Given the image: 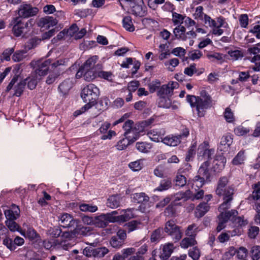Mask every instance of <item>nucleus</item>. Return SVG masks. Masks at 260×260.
Listing matches in <instances>:
<instances>
[{"mask_svg": "<svg viewBox=\"0 0 260 260\" xmlns=\"http://www.w3.org/2000/svg\"><path fill=\"white\" fill-rule=\"evenodd\" d=\"M162 142L170 146H176L180 143V136L169 135L165 137Z\"/></svg>", "mask_w": 260, "mask_h": 260, "instance_id": "nucleus-27", "label": "nucleus"}, {"mask_svg": "<svg viewBox=\"0 0 260 260\" xmlns=\"http://www.w3.org/2000/svg\"><path fill=\"white\" fill-rule=\"evenodd\" d=\"M20 214V210L18 206H14L13 209H9L5 211L7 220H15L17 219Z\"/></svg>", "mask_w": 260, "mask_h": 260, "instance_id": "nucleus-26", "label": "nucleus"}, {"mask_svg": "<svg viewBox=\"0 0 260 260\" xmlns=\"http://www.w3.org/2000/svg\"><path fill=\"white\" fill-rule=\"evenodd\" d=\"M229 182V180L227 177H221L218 181L215 192L218 196L223 198L233 199L234 188L232 186L228 185Z\"/></svg>", "mask_w": 260, "mask_h": 260, "instance_id": "nucleus-4", "label": "nucleus"}, {"mask_svg": "<svg viewBox=\"0 0 260 260\" xmlns=\"http://www.w3.org/2000/svg\"><path fill=\"white\" fill-rule=\"evenodd\" d=\"M230 220H231L234 225L237 227L245 226L248 222L247 219H245L243 216H237V215H235L233 217H231Z\"/></svg>", "mask_w": 260, "mask_h": 260, "instance_id": "nucleus-37", "label": "nucleus"}, {"mask_svg": "<svg viewBox=\"0 0 260 260\" xmlns=\"http://www.w3.org/2000/svg\"><path fill=\"white\" fill-rule=\"evenodd\" d=\"M72 87V83L71 81L69 79H68L60 84L58 86V90L62 94L65 95L68 93Z\"/></svg>", "mask_w": 260, "mask_h": 260, "instance_id": "nucleus-38", "label": "nucleus"}, {"mask_svg": "<svg viewBox=\"0 0 260 260\" xmlns=\"http://www.w3.org/2000/svg\"><path fill=\"white\" fill-rule=\"evenodd\" d=\"M207 14L203 12V7L202 6H198L196 8L195 12L193 16L195 19H199L203 21Z\"/></svg>", "mask_w": 260, "mask_h": 260, "instance_id": "nucleus-51", "label": "nucleus"}, {"mask_svg": "<svg viewBox=\"0 0 260 260\" xmlns=\"http://www.w3.org/2000/svg\"><path fill=\"white\" fill-rule=\"evenodd\" d=\"M57 22L58 21L56 19H54L52 17L50 16H46L39 19L38 25L41 28H48L55 25Z\"/></svg>", "mask_w": 260, "mask_h": 260, "instance_id": "nucleus-21", "label": "nucleus"}, {"mask_svg": "<svg viewBox=\"0 0 260 260\" xmlns=\"http://www.w3.org/2000/svg\"><path fill=\"white\" fill-rule=\"evenodd\" d=\"M224 117L228 122H233L235 120L234 113L230 107L225 108L224 112Z\"/></svg>", "mask_w": 260, "mask_h": 260, "instance_id": "nucleus-56", "label": "nucleus"}, {"mask_svg": "<svg viewBox=\"0 0 260 260\" xmlns=\"http://www.w3.org/2000/svg\"><path fill=\"white\" fill-rule=\"evenodd\" d=\"M210 206L207 203L203 202L199 204L196 209L195 215L198 218L203 217L209 210Z\"/></svg>", "mask_w": 260, "mask_h": 260, "instance_id": "nucleus-25", "label": "nucleus"}, {"mask_svg": "<svg viewBox=\"0 0 260 260\" xmlns=\"http://www.w3.org/2000/svg\"><path fill=\"white\" fill-rule=\"evenodd\" d=\"M188 255L191 257L193 260H198L201 256L200 250L197 247H194L189 249Z\"/></svg>", "mask_w": 260, "mask_h": 260, "instance_id": "nucleus-57", "label": "nucleus"}, {"mask_svg": "<svg viewBox=\"0 0 260 260\" xmlns=\"http://www.w3.org/2000/svg\"><path fill=\"white\" fill-rule=\"evenodd\" d=\"M122 26L126 30L130 32H132L135 30V26L131 16H127L123 17L122 19Z\"/></svg>", "mask_w": 260, "mask_h": 260, "instance_id": "nucleus-39", "label": "nucleus"}, {"mask_svg": "<svg viewBox=\"0 0 260 260\" xmlns=\"http://www.w3.org/2000/svg\"><path fill=\"white\" fill-rule=\"evenodd\" d=\"M120 198L118 196L114 195L110 196L107 202L108 207L111 208H116L120 206Z\"/></svg>", "mask_w": 260, "mask_h": 260, "instance_id": "nucleus-34", "label": "nucleus"}, {"mask_svg": "<svg viewBox=\"0 0 260 260\" xmlns=\"http://www.w3.org/2000/svg\"><path fill=\"white\" fill-rule=\"evenodd\" d=\"M131 198L135 203H143L149 201V198L144 192L136 193L132 194Z\"/></svg>", "mask_w": 260, "mask_h": 260, "instance_id": "nucleus-30", "label": "nucleus"}, {"mask_svg": "<svg viewBox=\"0 0 260 260\" xmlns=\"http://www.w3.org/2000/svg\"><path fill=\"white\" fill-rule=\"evenodd\" d=\"M79 209L82 212H88L91 213L95 212L98 210V208L96 205L85 203L80 204L79 205Z\"/></svg>", "mask_w": 260, "mask_h": 260, "instance_id": "nucleus-43", "label": "nucleus"}, {"mask_svg": "<svg viewBox=\"0 0 260 260\" xmlns=\"http://www.w3.org/2000/svg\"><path fill=\"white\" fill-rule=\"evenodd\" d=\"M92 10L90 9H77L74 12L75 15L81 17L85 18L87 16L91 15Z\"/></svg>", "mask_w": 260, "mask_h": 260, "instance_id": "nucleus-52", "label": "nucleus"}, {"mask_svg": "<svg viewBox=\"0 0 260 260\" xmlns=\"http://www.w3.org/2000/svg\"><path fill=\"white\" fill-rule=\"evenodd\" d=\"M201 93V96H196L192 95L186 96V101L192 108H195L199 117H203L205 115L206 110L212 106V99L211 96L206 92Z\"/></svg>", "mask_w": 260, "mask_h": 260, "instance_id": "nucleus-1", "label": "nucleus"}, {"mask_svg": "<svg viewBox=\"0 0 260 260\" xmlns=\"http://www.w3.org/2000/svg\"><path fill=\"white\" fill-rule=\"evenodd\" d=\"M251 62L255 63L251 69L255 72H260V55H256L252 57Z\"/></svg>", "mask_w": 260, "mask_h": 260, "instance_id": "nucleus-62", "label": "nucleus"}, {"mask_svg": "<svg viewBox=\"0 0 260 260\" xmlns=\"http://www.w3.org/2000/svg\"><path fill=\"white\" fill-rule=\"evenodd\" d=\"M98 73L96 69L87 70L80 68L76 74V78L79 79L83 77L85 81L90 82L98 77Z\"/></svg>", "mask_w": 260, "mask_h": 260, "instance_id": "nucleus-13", "label": "nucleus"}, {"mask_svg": "<svg viewBox=\"0 0 260 260\" xmlns=\"http://www.w3.org/2000/svg\"><path fill=\"white\" fill-rule=\"evenodd\" d=\"M197 242L193 237H186L183 239L180 242V246L184 249L194 246L197 244Z\"/></svg>", "mask_w": 260, "mask_h": 260, "instance_id": "nucleus-42", "label": "nucleus"}, {"mask_svg": "<svg viewBox=\"0 0 260 260\" xmlns=\"http://www.w3.org/2000/svg\"><path fill=\"white\" fill-rule=\"evenodd\" d=\"M3 243L11 251L14 250L16 248V246L14 245L12 239L8 237H6V238L3 240Z\"/></svg>", "mask_w": 260, "mask_h": 260, "instance_id": "nucleus-64", "label": "nucleus"}, {"mask_svg": "<svg viewBox=\"0 0 260 260\" xmlns=\"http://www.w3.org/2000/svg\"><path fill=\"white\" fill-rule=\"evenodd\" d=\"M152 147V144L147 142H138L136 144V147L137 149L140 152L143 153L149 152Z\"/></svg>", "mask_w": 260, "mask_h": 260, "instance_id": "nucleus-35", "label": "nucleus"}, {"mask_svg": "<svg viewBox=\"0 0 260 260\" xmlns=\"http://www.w3.org/2000/svg\"><path fill=\"white\" fill-rule=\"evenodd\" d=\"M174 248V244L172 243H168L164 245L159 255L161 260L168 259L173 252Z\"/></svg>", "mask_w": 260, "mask_h": 260, "instance_id": "nucleus-22", "label": "nucleus"}, {"mask_svg": "<svg viewBox=\"0 0 260 260\" xmlns=\"http://www.w3.org/2000/svg\"><path fill=\"white\" fill-rule=\"evenodd\" d=\"M234 132L236 135L242 136L248 134L250 132V129L242 125H239L235 128Z\"/></svg>", "mask_w": 260, "mask_h": 260, "instance_id": "nucleus-61", "label": "nucleus"}, {"mask_svg": "<svg viewBox=\"0 0 260 260\" xmlns=\"http://www.w3.org/2000/svg\"><path fill=\"white\" fill-rule=\"evenodd\" d=\"M26 82L25 81H21L17 84L14 86L15 93L14 95L17 96H20L23 92Z\"/></svg>", "mask_w": 260, "mask_h": 260, "instance_id": "nucleus-50", "label": "nucleus"}, {"mask_svg": "<svg viewBox=\"0 0 260 260\" xmlns=\"http://www.w3.org/2000/svg\"><path fill=\"white\" fill-rule=\"evenodd\" d=\"M197 146V142L196 141L192 142L186 156L185 159L186 161H189L194 156Z\"/></svg>", "mask_w": 260, "mask_h": 260, "instance_id": "nucleus-47", "label": "nucleus"}, {"mask_svg": "<svg viewBox=\"0 0 260 260\" xmlns=\"http://www.w3.org/2000/svg\"><path fill=\"white\" fill-rule=\"evenodd\" d=\"M131 13L136 16L143 17L146 14V7L142 0H136L128 5V9Z\"/></svg>", "mask_w": 260, "mask_h": 260, "instance_id": "nucleus-10", "label": "nucleus"}, {"mask_svg": "<svg viewBox=\"0 0 260 260\" xmlns=\"http://www.w3.org/2000/svg\"><path fill=\"white\" fill-rule=\"evenodd\" d=\"M41 39L37 38H33L29 39L25 44L26 49L30 50L36 47L41 42Z\"/></svg>", "mask_w": 260, "mask_h": 260, "instance_id": "nucleus-60", "label": "nucleus"}, {"mask_svg": "<svg viewBox=\"0 0 260 260\" xmlns=\"http://www.w3.org/2000/svg\"><path fill=\"white\" fill-rule=\"evenodd\" d=\"M231 59L233 60H238L240 58H242L243 56V53L238 50H231L228 51Z\"/></svg>", "mask_w": 260, "mask_h": 260, "instance_id": "nucleus-63", "label": "nucleus"}, {"mask_svg": "<svg viewBox=\"0 0 260 260\" xmlns=\"http://www.w3.org/2000/svg\"><path fill=\"white\" fill-rule=\"evenodd\" d=\"M143 159L137 160L129 163V167L133 171H138L142 169L143 167Z\"/></svg>", "mask_w": 260, "mask_h": 260, "instance_id": "nucleus-55", "label": "nucleus"}, {"mask_svg": "<svg viewBox=\"0 0 260 260\" xmlns=\"http://www.w3.org/2000/svg\"><path fill=\"white\" fill-rule=\"evenodd\" d=\"M34 24V21L31 19L24 21L20 17L14 18L11 22V24L13 25L12 31L14 35L19 37L26 34Z\"/></svg>", "mask_w": 260, "mask_h": 260, "instance_id": "nucleus-3", "label": "nucleus"}, {"mask_svg": "<svg viewBox=\"0 0 260 260\" xmlns=\"http://www.w3.org/2000/svg\"><path fill=\"white\" fill-rule=\"evenodd\" d=\"M134 210V208H128L122 210L120 213L121 215L117 216V219L118 221L124 222L134 218L135 217Z\"/></svg>", "mask_w": 260, "mask_h": 260, "instance_id": "nucleus-24", "label": "nucleus"}, {"mask_svg": "<svg viewBox=\"0 0 260 260\" xmlns=\"http://www.w3.org/2000/svg\"><path fill=\"white\" fill-rule=\"evenodd\" d=\"M43 245L46 249H59L68 250L71 247L70 244L67 241L58 242V240H54L53 242L49 240H45L43 242Z\"/></svg>", "mask_w": 260, "mask_h": 260, "instance_id": "nucleus-12", "label": "nucleus"}, {"mask_svg": "<svg viewBox=\"0 0 260 260\" xmlns=\"http://www.w3.org/2000/svg\"><path fill=\"white\" fill-rule=\"evenodd\" d=\"M172 187V182L169 179H162L160 181L158 187L154 189V191H163L169 189Z\"/></svg>", "mask_w": 260, "mask_h": 260, "instance_id": "nucleus-33", "label": "nucleus"}, {"mask_svg": "<svg viewBox=\"0 0 260 260\" xmlns=\"http://www.w3.org/2000/svg\"><path fill=\"white\" fill-rule=\"evenodd\" d=\"M110 243L112 247L119 249L124 244V241L119 239L118 237L113 236L110 239Z\"/></svg>", "mask_w": 260, "mask_h": 260, "instance_id": "nucleus-46", "label": "nucleus"}, {"mask_svg": "<svg viewBox=\"0 0 260 260\" xmlns=\"http://www.w3.org/2000/svg\"><path fill=\"white\" fill-rule=\"evenodd\" d=\"M237 249L233 246L230 247L222 256V260H231L236 253Z\"/></svg>", "mask_w": 260, "mask_h": 260, "instance_id": "nucleus-54", "label": "nucleus"}, {"mask_svg": "<svg viewBox=\"0 0 260 260\" xmlns=\"http://www.w3.org/2000/svg\"><path fill=\"white\" fill-rule=\"evenodd\" d=\"M51 64L50 59L40 60L35 62L36 69L35 73L40 78L45 76L48 72L49 66Z\"/></svg>", "mask_w": 260, "mask_h": 260, "instance_id": "nucleus-15", "label": "nucleus"}, {"mask_svg": "<svg viewBox=\"0 0 260 260\" xmlns=\"http://www.w3.org/2000/svg\"><path fill=\"white\" fill-rule=\"evenodd\" d=\"M186 168H181L178 170L175 180V185L176 186H179L180 187H183L185 186L187 182V178L185 177V174L186 172V171H188L190 169H191V166L188 164L185 165Z\"/></svg>", "mask_w": 260, "mask_h": 260, "instance_id": "nucleus-14", "label": "nucleus"}, {"mask_svg": "<svg viewBox=\"0 0 260 260\" xmlns=\"http://www.w3.org/2000/svg\"><path fill=\"white\" fill-rule=\"evenodd\" d=\"M41 78L37 75L35 73H32L31 76L27 78L25 81L27 84V87L30 89H34L37 84L38 81L41 80Z\"/></svg>", "mask_w": 260, "mask_h": 260, "instance_id": "nucleus-28", "label": "nucleus"}, {"mask_svg": "<svg viewBox=\"0 0 260 260\" xmlns=\"http://www.w3.org/2000/svg\"><path fill=\"white\" fill-rule=\"evenodd\" d=\"M185 15L177 13L176 12H172V21L175 25H180L183 23Z\"/></svg>", "mask_w": 260, "mask_h": 260, "instance_id": "nucleus-45", "label": "nucleus"}, {"mask_svg": "<svg viewBox=\"0 0 260 260\" xmlns=\"http://www.w3.org/2000/svg\"><path fill=\"white\" fill-rule=\"evenodd\" d=\"M238 212L236 210H231L228 212H222L218 216V224L216 228V230L219 232L223 230L225 227L226 222L231 219V217H234L235 215H238Z\"/></svg>", "mask_w": 260, "mask_h": 260, "instance_id": "nucleus-11", "label": "nucleus"}, {"mask_svg": "<svg viewBox=\"0 0 260 260\" xmlns=\"http://www.w3.org/2000/svg\"><path fill=\"white\" fill-rule=\"evenodd\" d=\"M199 231V227L197 225L192 223L187 226L185 231V235L188 237H193L195 239Z\"/></svg>", "mask_w": 260, "mask_h": 260, "instance_id": "nucleus-41", "label": "nucleus"}, {"mask_svg": "<svg viewBox=\"0 0 260 260\" xmlns=\"http://www.w3.org/2000/svg\"><path fill=\"white\" fill-rule=\"evenodd\" d=\"M185 31V27L180 25L174 29L173 32L176 38L185 40L186 39Z\"/></svg>", "mask_w": 260, "mask_h": 260, "instance_id": "nucleus-40", "label": "nucleus"}, {"mask_svg": "<svg viewBox=\"0 0 260 260\" xmlns=\"http://www.w3.org/2000/svg\"><path fill=\"white\" fill-rule=\"evenodd\" d=\"M166 134L165 129L162 128L153 129L147 132V136L154 142H162L163 137Z\"/></svg>", "mask_w": 260, "mask_h": 260, "instance_id": "nucleus-18", "label": "nucleus"}, {"mask_svg": "<svg viewBox=\"0 0 260 260\" xmlns=\"http://www.w3.org/2000/svg\"><path fill=\"white\" fill-rule=\"evenodd\" d=\"M209 165L210 163L208 160H206L203 163L198 170V175L196 176L208 181L210 176L208 169Z\"/></svg>", "mask_w": 260, "mask_h": 260, "instance_id": "nucleus-23", "label": "nucleus"}, {"mask_svg": "<svg viewBox=\"0 0 260 260\" xmlns=\"http://www.w3.org/2000/svg\"><path fill=\"white\" fill-rule=\"evenodd\" d=\"M244 151H240L234 158L232 163L234 165H239L244 163L245 160Z\"/></svg>", "mask_w": 260, "mask_h": 260, "instance_id": "nucleus-48", "label": "nucleus"}, {"mask_svg": "<svg viewBox=\"0 0 260 260\" xmlns=\"http://www.w3.org/2000/svg\"><path fill=\"white\" fill-rule=\"evenodd\" d=\"M110 221V216L109 214H101L94 217V226L98 228L107 226Z\"/></svg>", "mask_w": 260, "mask_h": 260, "instance_id": "nucleus-20", "label": "nucleus"}, {"mask_svg": "<svg viewBox=\"0 0 260 260\" xmlns=\"http://www.w3.org/2000/svg\"><path fill=\"white\" fill-rule=\"evenodd\" d=\"M253 191L249 195L248 200L249 201H258L260 199V181L252 185Z\"/></svg>", "mask_w": 260, "mask_h": 260, "instance_id": "nucleus-29", "label": "nucleus"}, {"mask_svg": "<svg viewBox=\"0 0 260 260\" xmlns=\"http://www.w3.org/2000/svg\"><path fill=\"white\" fill-rule=\"evenodd\" d=\"M215 150L213 148H209V143L205 141L200 144L198 148L197 156L199 159L203 160L211 159L212 156L214 154Z\"/></svg>", "mask_w": 260, "mask_h": 260, "instance_id": "nucleus-8", "label": "nucleus"}, {"mask_svg": "<svg viewBox=\"0 0 260 260\" xmlns=\"http://www.w3.org/2000/svg\"><path fill=\"white\" fill-rule=\"evenodd\" d=\"M133 123L132 120H128L125 122L123 125V128L125 131L124 136L132 138V142L135 141L138 137V135L136 134V131L132 127Z\"/></svg>", "mask_w": 260, "mask_h": 260, "instance_id": "nucleus-16", "label": "nucleus"}, {"mask_svg": "<svg viewBox=\"0 0 260 260\" xmlns=\"http://www.w3.org/2000/svg\"><path fill=\"white\" fill-rule=\"evenodd\" d=\"M20 233L30 240H34L39 237L37 232L31 227H27L26 230L24 229L23 231H20Z\"/></svg>", "mask_w": 260, "mask_h": 260, "instance_id": "nucleus-31", "label": "nucleus"}, {"mask_svg": "<svg viewBox=\"0 0 260 260\" xmlns=\"http://www.w3.org/2000/svg\"><path fill=\"white\" fill-rule=\"evenodd\" d=\"M203 21L205 24L212 28V33L213 35L218 36L223 33V30L220 28H226L228 25L224 18L221 16L217 17L216 21L207 15Z\"/></svg>", "mask_w": 260, "mask_h": 260, "instance_id": "nucleus-5", "label": "nucleus"}, {"mask_svg": "<svg viewBox=\"0 0 260 260\" xmlns=\"http://www.w3.org/2000/svg\"><path fill=\"white\" fill-rule=\"evenodd\" d=\"M233 142V136L231 134L224 135L221 138L220 144L218 146V149L220 151H228Z\"/></svg>", "mask_w": 260, "mask_h": 260, "instance_id": "nucleus-17", "label": "nucleus"}, {"mask_svg": "<svg viewBox=\"0 0 260 260\" xmlns=\"http://www.w3.org/2000/svg\"><path fill=\"white\" fill-rule=\"evenodd\" d=\"M250 254L252 260H258L260 258V246L255 245L251 247Z\"/></svg>", "mask_w": 260, "mask_h": 260, "instance_id": "nucleus-53", "label": "nucleus"}, {"mask_svg": "<svg viewBox=\"0 0 260 260\" xmlns=\"http://www.w3.org/2000/svg\"><path fill=\"white\" fill-rule=\"evenodd\" d=\"M164 231L170 236L175 242L180 240L182 237V232L180 228L172 220H169L166 223Z\"/></svg>", "mask_w": 260, "mask_h": 260, "instance_id": "nucleus-7", "label": "nucleus"}, {"mask_svg": "<svg viewBox=\"0 0 260 260\" xmlns=\"http://www.w3.org/2000/svg\"><path fill=\"white\" fill-rule=\"evenodd\" d=\"M226 162V158L223 155H220L217 156L214 160V165L217 166V169H218L219 170H221L224 168Z\"/></svg>", "mask_w": 260, "mask_h": 260, "instance_id": "nucleus-44", "label": "nucleus"}, {"mask_svg": "<svg viewBox=\"0 0 260 260\" xmlns=\"http://www.w3.org/2000/svg\"><path fill=\"white\" fill-rule=\"evenodd\" d=\"M26 53L24 50H19L16 51L12 56V59L15 62L21 61L25 58V54Z\"/></svg>", "mask_w": 260, "mask_h": 260, "instance_id": "nucleus-58", "label": "nucleus"}, {"mask_svg": "<svg viewBox=\"0 0 260 260\" xmlns=\"http://www.w3.org/2000/svg\"><path fill=\"white\" fill-rule=\"evenodd\" d=\"M228 198H223V202L221 204L218 208V210L222 213L225 212L226 210L230 208L231 207V202L233 199L228 200ZM228 211L227 212H228Z\"/></svg>", "mask_w": 260, "mask_h": 260, "instance_id": "nucleus-59", "label": "nucleus"}, {"mask_svg": "<svg viewBox=\"0 0 260 260\" xmlns=\"http://www.w3.org/2000/svg\"><path fill=\"white\" fill-rule=\"evenodd\" d=\"M120 139L116 145L117 149L118 150H123L126 148V147L131 144L133 143L132 138H129L128 137Z\"/></svg>", "mask_w": 260, "mask_h": 260, "instance_id": "nucleus-36", "label": "nucleus"}, {"mask_svg": "<svg viewBox=\"0 0 260 260\" xmlns=\"http://www.w3.org/2000/svg\"><path fill=\"white\" fill-rule=\"evenodd\" d=\"M99 59V57L96 55L92 56L89 57L84 64L80 68L83 69H95V64Z\"/></svg>", "mask_w": 260, "mask_h": 260, "instance_id": "nucleus-32", "label": "nucleus"}, {"mask_svg": "<svg viewBox=\"0 0 260 260\" xmlns=\"http://www.w3.org/2000/svg\"><path fill=\"white\" fill-rule=\"evenodd\" d=\"M99 93V88L93 84L90 83L82 90L81 97L86 104H89L92 107L95 103Z\"/></svg>", "mask_w": 260, "mask_h": 260, "instance_id": "nucleus-6", "label": "nucleus"}, {"mask_svg": "<svg viewBox=\"0 0 260 260\" xmlns=\"http://www.w3.org/2000/svg\"><path fill=\"white\" fill-rule=\"evenodd\" d=\"M39 9L37 7L23 3L18 10V17L21 18H28L37 15Z\"/></svg>", "mask_w": 260, "mask_h": 260, "instance_id": "nucleus-9", "label": "nucleus"}, {"mask_svg": "<svg viewBox=\"0 0 260 260\" xmlns=\"http://www.w3.org/2000/svg\"><path fill=\"white\" fill-rule=\"evenodd\" d=\"M173 92L172 89L170 88L168 85H163L158 91V95L162 98L163 100L166 101V104L165 105H161L166 108H169L170 107L171 101L170 100H166L165 97L168 95H172Z\"/></svg>", "mask_w": 260, "mask_h": 260, "instance_id": "nucleus-19", "label": "nucleus"}, {"mask_svg": "<svg viewBox=\"0 0 260 260\" xmlns=\"http://www.w3.org/2000/svg\"><path fill=\"white\" fill-rule=\"evenodd\" d=\"M59 221L63 228H73L72 233L75 235H83L86 234V228L83 226L80 220L75 219L73 216L67 213H63L58 216Z\"/></svg>", "mask_w": 260, "mask_h": 260, "instance_id": "nucleus-2", "label": "nucleus"}, {"mask_svg": "<svg viewBox=\"0 0 260 260\" xmlns=\"http://www.w3.org/2000/svg\"><path fill=\"white\" fill-rule=\"evenodd\" d=\"M237 235L235 230L232 233L229 231L228 233H221L218 237V239L221 243H224L229 240L230 236H234Z\"/></svg>", "mask_w": 260, "mask_h": 260, "instance_id": "nucleus-49", "label": "nucleus"}]
</instances>
